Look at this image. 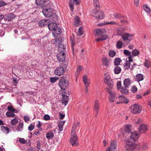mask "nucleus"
I'll return each mask as SVG.
<instances>
[{
	"instance_id": "nucleus-63",
	"label": "nucleus",
	"mask_w": 151,
	"mask_h": 151,
	"mask_svg": "<svg viewBox=\"0 0 151 151\" xmlns=\"http://www.w3.org/2000/svg\"><path fill=\"white\" fill-rule=\"evenodd\" d=\"M5 29H0V36H3L5 34Z\"/></svg>"
},
{
	"instance_id": "nucleus-48",
	"label": "nucleus",
	"mask_w": 151,
	"mask_h": 151,
	"mask_svg": "<svg viewBox=\"0 0 151 151\" xmlns=\"http://www.w3.org/2000/svg\"><path fill=\"white\" fill-rule=\"evenodd\" d=\"M83 67L80 65H79L77 68L76 73H80L81 71L82 70Z\"/></svg>"
},
{
	"instance_id": "nucleus-55",
	"label": "nucleus",
	"mask_w": 151,
	"mask_h": 151,
	"mask_svg": "<svg viewBox=\"0 0 151 151\" xmlns=\"http://www.w3.org/2000/svg\"><path fill=\"white\" fill-rule=\"evenodd\" d=\"M125 33H124L123 31L122 30H119L117 32V34L119 36H121L124 35Z\"/></svg>"
},
{
	"instance_id": "nucleus-5",
	"label": "nucleus",
	"mask_w": 151,
	"mask_h": 151,
	"mask_svg": "<svg viewBox=\"0 0 151 151\" xmlns=\"http://www.w3.org/2000/svg\"><path fill=\"white\" fill-rule=\"evenodd\" d=\"M54 11L56 10H42V12L46 17H52L53 20L56 21L58 19V15Z\"/></svg>"
},
{
	"instance_id": "nucleus-50",
	"label": "nucleus",
	"mask_w": 151,
	"mask_h": 151,
	"mask_svg": "<svg viewBox=\"0 0 151 151\" xmlns=\"http://www.w3.org/2000/svg\"><path fill=\"white\" fill-rule=\"evenodd\" d=\"M124 54L126 56H129L130 55H131L130 52L127 50H124Z\"/></svg>"
},
{
	"instance_id": "nucleus-37",
	"label": "nucleus",
	"mask_w": 151,
	"mask_h": 151,
	"mask_svg": "<svg viewBox=\"0 0 151 151\" xmlns=\"http://www.w3.org/2000/svg\"><path fill=\"white\" fill-rule=\"evenodd\" d=\"M93 4L94 7L96 9L100 8L99 6V0H93Z\"/></svg>"
},
{
	"instance_id": "nucleus-4",
	"label": "nucleus",
	"mask_w": 151,
	"mask_h": 151,
	"mask_svg": "<svg viewBox=\"0 0 151 151\" xmlns=\"http://www.w3.org/2000/svg\"><path fill=\"white\" fill-rule=\"evenodd\" d=\"M58 85L62 90H66V89L68 87L69 82L68 80L66 79L65 76L63 75L60 78Z\"/></svg>"
},
{
	"instance_id": "nucleus-28",
	"label": "nucleus",
	"mask_w": 151,
	"mask_h": 151,
	"mask_svg": "<svg viewBox=\"0 0 151 151\" xmlns=\"http://www.w3.org/2000/svg\"><path fill=\"white\" fill-rule=\"evenodd\" d=\"M144 79L143 75L142 74H137L136 77V81L139 82Z\"/></svg>"
},
{
	"instance_id": "nucleus-24",
	"label": "nucleus",
	"mask_w": 151,
	"mask_h": 151,
	"mask_svg": "<svg viewBox=\"0 0 151 151\" xmlns=\"http://www.w3.org/2000/svg\"><path fill=\"white\" fill-rule=\"evenodd\" d=\"M128 87L124 86L122 87L120 89H121L120 91L122 94H124L125 95H127L129 94V90L127 88Z\"/></svg>"
},
{
	"instance_id": "nucleus-3",
	"label": "nucleus",
	"mask_w": 151,
	"mask_h": 151,
	"mask_svg": "<svg viewBox=\"0 0 151 151\" xmlns=\"http://www.w3.org/2000/svg\"><path fill=\"white\" fill-rule=\"evenodd\" d=\"M76 127L74 128V126H73L71 131L70 142L73 146H77L79 145V144L78 141V137L75 132Z\"/></svg>"
},
{
	"instance_id": "nucleus-15",
	"label": "nucleus",
	"mask_w": 151,
	"mask_h": 151,
	"mask_svg": "<svg viewBox=\"0 0 151 151\" xmlns=\"http://www.w3.org/2000/svg\"><path fill=\"white\" fill-rule=\"evenodd\" d=\"M62 32L61 29L58 26L52 31L53 36L55 37H58L60 35Z\"/></svg>"
},
{
	"instance_id": "nucleus-18",
	"label": "nucleus",
	"mask_w": 151,
	"mask_h": 151,
	"mask_svg": "<svg viewBox=\"0 0 151 151\" xmlns=\"http://www.w3.org/2000/svg\"><path fill=\"white\" fill-rule=\"evenodd\" d=\"M73 35V37L72 36L70 37V40L71 42V49L72 50V52L74 55V52L75 51L74 46L75 45V35H74L73 34H72Z\"/></svg>"
},
{
	"instance_id": "nucleus-58",
	"label": "nucleus",
	"mask_w": 151,
	"mask_h": 151,
	"mask_svg": "<svg viewBox=\"0 0 151 151\" xmlns=\"http://www.w3.org/2000/svg\"><path fill=\"white\" fill-rule=\"evenodd\" d=\"M45 22H44L43 24L42 25L43 26H47L48 24H49V19H44Z\"/></svg>"
},
{
	"instance_id": "nucleus-45",
	"label": "nucleus",
	"mask_w": 151,
	"mask_h": 151,
	"mask_svg": "<svg viewBox=\"0 0 151 151\" xmlns=\"http://www.w3.org/2000/svg\"><path fill=\"white\" fill-rule=\"evenodd\" d=\"M52 5H53V6L52 7H45L44 8H42V9H56V7H57V4L56 3H55L54 4H53Z\"/></svg>"
},
{
	"instance_id": "nucleus-41",
	"label": "nucleus",
	"mask_w": 151,
	"mask_h": 151,
	"mask_svg": "<svg viewBox=\"0 0 151 151\" xmlns=\"http://www.w3.org/2000/svg\"><path fill=\"white\" fill-rule=\"evenodd\" d=\"M18 123V120L16 118H15L14 119H12L11 122V124L14 125H16Z\"/></svg>"
},
{
	"instance_id": "nucleus-1",
	"label": "nucleus",
	"mask_w": 151,
	"mask_h": 151,
	"mask_svg": "<svg viewBox=\"0 0 151 151\" xmlns=\"http://www.w3.org/2000/svg\"><path fill=\"white\" fill-rule=\"evenodd\" d=\"M139 135L137 133H132L130 136V138L127 139L125 147L127 151H133L137 146V144L135 143L137 141Z\"/></svg>"
},
{
	"instance_id": "nucleus-12",
	"label": "nucleus",
	"mask_w": 151,
	"mask_h": 151,
	"mask_svg": "<svg viewBox=\"0 0 151 151\" xmlns=\"http://www.w3.org/2000/svg\"><path fill=\"white\" fill-rule=\"evenodd\" d=\"M119 101H118L116 104H117L124 103L127 104L129 102V100L124 96L120 95L119 96Z\"/></svg>"
},
{
	"instance_id": "nucleus-29",
	"label": "nucleus",
	"mask_w": 151,
	"mask_h": 151,
	"mask_svg": "<svg viewBox=\"0 0 151 151\" xmlns=\"http://www.w3.org/2000/svg\"><path fill=\"white\" fill-rule=\"evenodd\" d=\"M113 15L116 19L124 18L125 17L124 16L118 13H115Z\"/></svg>"
},
{
	"instance_id": "nucleus-11",
	"label": "nucleus",
	"mask_w": 151,
	"mask_h": 151,
	"mask_svg": "<svg viewBox=\"0 0 151 151\" xmlns=\"http://www.w3.org/2000/svg\"><path fill=\"white\" fill-rule=\"evenodd\" d=\"M116 140H114L111 143L110 146L106 149V151H116Z\"/></svg>"
},
{
	"instance_id": "nucleus-25",
	"label": "nucleus",
	"mask_w": 151,
	"mask_h": 151,
	"mask_svg": "<svg viewBox=\"0 0 151 151\" xmlns=\"http://www.w3.org/2000/svg\"><path fill=\"white\" fill-rule=\"evenodd\" d=\"M99 104L98 101L96 100L94 105V110L96 111V116H97L99 111Z\"/></svg>"
},
{
	"instance_id": "nucleus-22",
	"label": "nucleus",
	"mask_w": 151,
	"mask_h": 151,
	"mask_svg": "<svg viewBox=\"0 0 151 151\" xmlns=\"http://www.w3.org/2000/svg\"><path fill=\"white\" fill-rule=\"evenodd\" d=\"M46 1V0H36L35 3L37 5H38L42 8V7H44V4Z\"/></svg>"
},
{
	"instance_id": "nucleus-43",
	"label": "nucleus",
	"mask_w": 151,
	"mask_h": 151,
	"mask_svg": "<svg viewBox=\"0 0 151 151\" xmlns=\"http://www.w3.org/2000/svg\"><path fill=\"white\" fill-rule=\"evenodd\" d=\"M59 78L58 77H51L50 78V81L51 83H54L56 81L58 80Z\"/></svg>"
},
{
	"instance_id": "nucleus-9",
	"label": "nucleus",
	"mask_w": 151,
	"mask_h": 151,
	"mask_svg": "<svg viewBox=\"0 0 151 151\" xmlns=\"http://www.w3.org/2000/svg\"><path fill=\"white\" fill-rule=\"evenodd\" d=\"M124 129L125 132L123 133L122 135L123 137H126L127 136L125 135V134L126 133L127 134L131 133V134L132 133H133L131 132L132 131V126L130 124H127L124 127ZM134 133H137L136 132H134Z\"/></svg>"
},
{
	"instance_id": "nucleus-42",
	"label": "nucleus",
	"mask_w": 151,
	"mask_h": 151,
	"mask_svg": "<svg viewBox=\"0 0 151 151\" xmlns=\"http://www.w3.org/2000/svg\"><path fill=\"white\" fill-rule=\"evenodd\" d=\"M144 65L147 68H150V62L149 60L147 59H145V62L144 63Z\"/></svg>"
},
{
	"instance_id": "nucleus-31",
	"label": "nucleus",
	"mask_w": 151,
	"mask_h": 151,
	"mask_svg": "<svg viewBox=\"0 0 151 151\" xmlns=\"http://www.w3.org/2000/svg\"><path fill=\"white\" fill-rule=\"evenodd\" d=\"M121 69L120 67L116 66L114 69V72L115 74H119L121 71Z\"/></svg>"
},
{
	"instance_id": "nucleus-33",
	"label": "nucleus",
	"mask_w": 151,
	"mask_h": 151,
	"mask_svg": "<svg viewBox=\"0 0 151 151\" xmlns=\"http://www.w3.org/2000/svg\"><path fill=\"white\" fill-rule=\"evenodd\" d=\"M23 121H22V122H20L19 123V124L17 126V130H18L19 131H21L23 128Z\"/></svg>"
},
{
	"instance_id": "nucleus-35",
	"label": "nucleus",
	"mask_w": 151,
	"mask_h": 151,
	"mask_svg": "<svg viewBox=\"0 0 151 151\" xmlns=\"http://www.w3.org/2000/svg\"><path fill=\"white\" fill-rule=\"evenodd\" d=\"M7 110H9V111L11 113H16L15 111H17L16 109L13 108L12 106H9L7 107Z\"/></svg>"
},
{
	"instance_id": "nucleus-13",
	"label": "nucleus",
	"mask_w": 151,
	"mask_h": 151,
	"mask_svg": "<svg viewBox=\"0 0 151 151\" xmlns=\"http://www.w3.org/2000/svg\"><path fill=\"white\" fill-rule=\"evenodd\" d=\"M133 35V34H131L128 33H125L122 36V38L124 41L127 40V43L128 44L132 40V39H129V37H132Z\"/></svg>"
},
{
	"instance_id": "nucleus-34",
	"label": "nucleus",
	"mask_w": 151,
	"mask_h": 151,
	"mask_svg": "<svg viewBox=\"0 0 151 151\" xmlns=\"http://www.w3.org/2000/svg\"><path fill=\"white\" fill-rule=\"evenodd\" d=\"M122 60L119 58H116L114 60V65H115L118 66L120 64Z\"/></svg>"
},
{
	"instance_id": "nucleus-30",
	"label": "nucleus",
	"mask_w": 151,
	"mask_h": 151,
	"mask_svg": "<svg viewBox=\"0 0 151 151\" xmlns=\"http://www.w3.org/2000/svg\"><path fill=\"white\" fill-rule=\"evenodd\" d=\"M130 79L127 78L125 79L124 81V86L129 87V86L130 84Z\"/></svg>"
},
{
	"instance_id": "nucleus-54",
	"label": "nucleus",
	"mask_w": 151,
	"mask_h": 151,
	"mask_svg": "<svg viewBox=\"0 0 151 151\" xmlns=\"http://www.w3.org/2000/svg\"><path fill=\"white\" fill-rule=\"evenodd\" d=\"M35 44L38 47L41 45V43L40 39H37L35 42Z\"/></svg>"
},
{
	"instance_id": "nucleus-53",
	"label": "nucleus",
	"mask_w": 151,
	"mask_h": 151,
	"mask_svg": "<svg viewBox=\"0 0 151 151\" xmlns=\"http://www.w3.org/2000/svg\"><path fill=\"white\" fill-rule=\"evenodd\" d=\"M50 117L48 114L45 115L43 117L44 120L46 121H48L50 119Z\"/></svg>"
},
{
	"instance_id": "nucleus-20",
	"label": "nucleus",
	"mask_w": 151,
	"mask_h": 151,
	"mask_svg": "<svg viewBox=\"0 0 151 151\" xmlns=\"http://www.w3.org/2000/svg\"><path fill=\"white\" fill-rule=\"evenodd\" d=\"M69 95V94H68V95H64V94H62V104H63L65 106L68 103Z\"/></svg>"
},
{
	"instance_id": "nucleus-62",
	"label": "nucleus",
	"mask_w": 151,
	"mask_h": 151,
	"mask_svg": "<svg viewBox=\"0 0 151 151\" xmlns=\"http://www.w3.org/2000/svg\"><path fill=\"white\" fill-rule=\"evenodd\" d=\"M24 121L25 122H27L28 121H30V119L29 116H25L24 118Z\"/></svg>"
},
{
	"instance_id": "nucleus-56",
	"label": "nucleus",
	"mask_w": 151,
	"mask_h": 151,
	"mask_svg": "<svg viewBox=\"0 0 151 151\" xmlns=\"http://www.w3.org/2000/svg\"><path fill=\"white\" fill-rule=\"evenodd\" d=\"M37 148L38 149L37 151H38L41 149L40 142L39 141H38L37 142Z\"/></svg>"
},
{
	"instance_id": "nucleus-8",
	"label": "nucleus",
	"mask_w": 151,
	"mask_h": 151,
	"mask_svg": "<svg viewBox=\"0 0 151 151\" xmlns=\"http://www.w3.org/2000/svg\"><path fill=\"white\" fill-rule=\"evenodd\" d=\"M65 72L63 68L59 66L56 68L54 70V74L55 75L60 76L63 74Z\"/></svg>"
},
{
	"instance_id": "nucleus-32",
	"label": "nucleus",
	"mask_w": 151,
	"mask_h": 151,
	"mask_svg": "<svg viewBox=\"0 0 151 151\" xmlns=\"http://www.w3.org/2000/svg\"><path fill=\"white\" fill-rule=\"evenodd\" d=\"M1 128L2 130L4 132L6 133V134H8L10 132L9 129L7 127L2 126H1Z\"/></svg>"
},
{
	"instance_id": "nucleus-23",
	"label": "nucleus",
	"mask_w": 151,
	"mask_h": 151,
	"mask_svg": "<svg viewBox=\"0 0 151 151\" xmlns=\"http://www.w3.org/2000/svg\"><path fill=\"white\" fill-rule=\"evenodd\" d=\"M58 50L59 52H65V49H66L65 45L63 44H60L58 46Z\"/></svg>"
},
{
	"instance_id": "nucleus-59",
	"label": "nucleus",
	"mask_w": 151,
	"mask_h": 151,
	"mask_svg": "<svg viewBox=\"0 0 151 151\" xmlns=\"http://www.w3.org/2000/svg\"><path fill=\"white\" fill-rule=\"evenodd\" d=\"M34 128L35 126L31 124V125L29 126L28 129L29 131H32L34 129Z\"/></svg>"
},
{
	"instance_id": "nucleus-7",
	"label": "nucleus",
	"mask_w": 151,
	"mask_h": 151,
	"mask_svg": "<svg viewBox=\"0 0 151 151\" xmlns=\"http://www.w3.org/2000/svg\"><path fill=\"white\" fill-rule=\"evenodd\" d=\"M93 16L99 19H102L104 18V12L101 10H94L93 12Z\"/></svg>"
},
{
	"instance_id": "nucleus-2",
	"label": "nucleus",
	"mask_w": 151,
	"mask_h": 151,
	"mask_svg": "<svg viewBox=\"0 0 151 151\" xmlns=\"http://www.w3.org/2000/svg\"><path fill=\"white\" fill-rule=\"evenodd\" d=\"M106 31L105 29H94V34L95 36H101L98 38L96 39V42H99L103 41L107 39L108 38V35H106Z\"/></svg>"
},
{
	"instance_id": "nucleus-6",
	"label": "nucleus",
	"mask_w": 151,
	"mask_h": 151,
	"mask_svg": "<svg viewBox=\"0 0 151 151\" xmlns=\"http://www.w3.org/2000/svg\"><path fill=\"white\" fill-rule=\"evenodd\" d=\"M131 111L132 113L137 114L140 113L142 111V108L141 106H139L137 104H135L131 107Z\"/></svg>"
},
{
	"instance_id": "nucleus-46",
	"label": "nucleus",
	"mask_w": 151,
	"mask_h": 151,
	"mask_svg": "<svg viewBox=\"0 0 151 151\" xmlns=\"http://www.w3.org/2000/svg\"><path fill=\"white\" fill-rule=\"evenodd\" d=\"M130 62L128 61L127 60H126L125 65H124V67L126 69H127L130 68Z\"/></svg>"
},
{
	"instance_id": "nucleus-19",
	"label": "nucleus",
	"mask_w": 151,
	"mask_h": 151,
	"mask_svg": "<svg viewBox=\"0 0 151 151\" xmlns=\"http://www.w3.org/2000/svg\"><path fill=\"white\" fill-rule=\"evenodd\" d=\"M139 131L142 133L147 131V126L144 124H142L138 128Z\"/></svg>"
},
{
	"instance_id": "nucleus-36",
	"label": "nucleus",
	"mask_w": 151,
	"mask_h": 151,
	"mask_svg": "<svg viewBox=\"0 0 151 151\" xmlns=\"http://www.w3.org/2000/svg\"><path fill=\"white\" fill-rule=\"evenodd\" d=\"M132 52L133 56H138L140 53L139 50L136 49L133 50Z\"/></svg>"
},
{
	"instance_id": "nucleus-14",
	"label": "nucleus",
	"mask_w": 151,
	"mask_h": 151,
	"mask_svg": "<svg viewBox=\"0 0 151 151\" xmlns=\"http://www.w3.org/2000/svg\"><path fill=\"white\" fill-rule=\"evenodd\" d=\"M15 15L12 13L4 15V20L5 21H12L15 17Z\"/></svg>"
},
{
	"instance_id": "nucleus-57",
	"label": "nucleus",
	"mask_w": 151,
	"mask_h": 151,
	"mask_svg": "<svg viewBox=\"0 0 151 151\" xmlns=\"http://www.w3.org/2000/svg\"><path fill=\"white\" fill-rule=\"evenodd\" d=\"M19 141L22 143L25 144L27 143L26 140H25L24 138H19Z\"/></svg>"
},
{
	"instance_id": "nucleus-17",
	"label": "nucleus",
	"mask_w": 151,
	"mask_h": 151,
	"mask_svg": "<svg viewBox=\"0 0 151 151\" xmlns=\"http://www.w3.org/2000/svg\"><path fill=\"white\" fill-rule=\"evenodd\" d=\"M104 80L106 82V84L110 88L112 89L114 86V83L112 79L110 78H108L107 77L104 78Z\"/></svg>"
},
{
	"instance_id": "nucleus-39",
	"label": "nucleus",
	"mask_w": 151,
	"mask_h": 151,
	"mask_svg": "<svg viewBox=\"0 0 151 151\" xmlns=\"http://www.w3.org/2000/svg\"><path fill=\"white\" fill-rule=\"evenodd\" d=\"M63 63V64L62 65H61L60 66L61 67L63 68L64 69V70L65 71V70L67 69V66H68V61L66 60L64 61L63 62H62Z\"/></svg>"
},
{
	"instance_id": "nucleus-49",
	"label": "nucleus",
	"mask_w": 151,
	"mask_h": 151,
	"mask_svg": "<svg viewBox=\"0 0 151 151\" xmlns=\"http://www.w3.org/2000/svg\"><path fill=\"white\" fill-rule=\"evenodd\" d=\"M123 43L119 41L117 42L116 44V47L117 48L120 49L122 47Z\"/></svg>"
},
{
	"instance_id": "nucleus-61",
	"label": "nucleus",
	"mask_w": 151,
	"mask_h": 151,
	"mask_svg": "<svg viewBox=\"0 0 151 151\" xmlns=\"http://www.w3.org/2000/svg\"><path fill=\"white\" fill-rule=\"evenodd\" d=\"M45 22L44 20H42L39 22H38V24L39 26L41 27H42L43 26L42 24H43V22Z\"/></svg>"
},
{
	"instance_id": "nucleus-44",
	"label": "nucleus",
	"mask_w": 151,
	"mask_h": 151,
	"mask_svg": "<svg viewBox=\"0 0 151 151\" xmlns=\"http://www.w3.org/2000/svg\"><path fill=\"white\" fill-rule=\"evenodd\" d=\"M116 54V53L114 50H110L109 52V55L111 57L114 56Z\"/></svg>"
},
{
	"instance_id": "nucleus-38",
	"label": "nucleus",
	"mask_w": 151,
	"mask_h": 151,
	"mask_svg": "<svg viewBox=\"0 0 151 151\" xmlns=\"http://www.w3.org/2000/svg\"><path fill=\"white\" fill-rule=\"evenodd\" d=\"M108 62V60L107 59L106 57H105L104 58H103L102 60V63L104 65L108 67L109 65Z\"/></svg>"
},
{
	"instance_id": "nucleus-52",
	"label": "nucleus",
	"mask_w": 151,
	"mask_h": 151,
	"mask_svg": "<svg viewBox=\"0 0 151 151\" xmlns=\"http://www.w3.org/2000/svg\"><path fill=\"white\" fill-rule=\"evenodd\" d=\"M13 83L14 85L16 86L17 85V84L18 80H17V79L16 77H13Z\"/></svg>"
},
{
	"instance_id": "nucleus-64",
	"label": "nucleus",
	"mask_w": 151,
	"mask_h": 151,
	"mask_svg": "<svg viewBox=\"0 0 151 151\" xmlns=\"http://www.w3.org/2000/svg\"><path fill=\"white\" fill-rule=\"evenodd\" d=\"M6 4L7 3L6 2L3 1H0V7L2 6H4L6 5Z\"/></svg>"
},
{
	"instance_id": "nucleus-21",
	"label": "nucleus",
	"mask_w": 151,
	"mask_h": 151,
	"mask_svg": "<svg viewBox=\"0 0 151 151\" xmlns=\"http://www.w3.org/2000/svg\"><path fill=\"white\" fill-rule=\"evenodd\" d=\"M58 26L57 24L55 22L50 23L47 25L48 27L51 31H53Z\"/></svg>"
},
{
	"instance_id": "nucleus-16",
	"label": "nucleus",
	"mask_w": 151,
	"mask_h": 151,
	"mask_svg": "<svg viewBox=\"0 0 151 151\" xmlns=\"http://www.w3.org/2000/svg\"><path fill=\"white\" fill-rule=\"evenodd\" d=\"M81 2V0H73V1L71 0H70L69 2L70 9H73L74 4H76V5H79L80 4Z\"/></svg>"
},
{
	"instance_id": "nucleus-10",
	"label": "nucleus",
	"mask_w": 151,
	"mask_h": 151,
	"mask_svg": "<svg viewBox=\"0 0 151 151\" xmlns=\"http://www.w3.org/2000/svg\"><path fill=\"white\" fill-rule=\"evenodd\" d=\"M56 57L59 62H63L65 60L66 55L65 52H59V53L56 55Z\"/></svg>"
},
{
	"instance_id": "nucleus-27",
	"label": "nucleus",
	"mask_w": 151,
	"mask_h": 151,
	"mask_svg": "<svg viewBox=\"0 0 151 151\" xmlns=\"http://www.w3.org/2000/svg\"><path fill=\"white\" fill-rule=\"evenodd\" d=\"M54 136L53 133L52 131H50L46 134V137L48 139H52Z\"/></svg>"
},
{
	"instance_id": "nucleus-47",
	"label": "nucleus",
	"mask_w": 151,
	"mask_h": 151,
	"mask_svg": "<svg viewBox=\"0 0 151 151\" xmlns=\"http://www.w3.org/2000/svg\"><path fill=\"white\" fill-rule=\"evenodd\" d=\"M131 92L134 93H136L137 91V88L135 86L132 87Z\"/></svg>"
},
{
	"instance_id": "nucleus-51",
	"label": "nucleus",
	"mask_w": 151,
	"mask_h": 151,
	"mask_svg": "<svg viewBox=\"0 0 151 151\" xmlns=\"http://www.w3.org/2000/svg\"><path fill=\"white\" fill-rule=\"evenodd\" d=\"M116 84L117 89L119 90L122 87L121 86V82L120 81H117Z\"/></svg>"
},
{
	"instance_id": "nucleus-26",
	"label": "nucleus",
	"mask_w": 151,
	"mask_h": 151,
	"mask_svg": "<svg viewBox=\"0 0 151 151\" xmlns=\"http://www.w3.org/2000/svg\"><path fill=\"white\" fill-rule=\"evenodd\" d=\"M83 82L85 84L86 87V90L87 91H88L87 88L89 86V83L88 81V78L87 76L85 75H84L83 77Z\"/></svg>"
},
{
	"instance_id": "nucleus-60",
	"label": "nucleus",
	"mask_w": 151,
	"mask_h": 151,
	"mask_svg": "<svg viewBox=\"0 0 151 151\" xmlns=\"http://www.w3.org/2000/svg\"><path fill=\"white\" fill-rule=\"evenodd\" d=\"M59 119H64V118L65 117V114H62L61 113L59 112Z\"/></svg>"
},
{
	"instance_id": "nucleus-40",
	"label": "nucleus",
	"mask_w": 151,
	"mask_h": 151,
	"mask_svg": "<svg viewBox=\"0 0 151 151\" xmlns=\"http://www.w3.org/2000/svg\"><path fill=\"white\" fill-rule=\"evenodd\" d=\"M80 22V19L79 17L77 16L74 22V25L77 27L78 26V24Z\"/></svg>"
}]
</instances>
